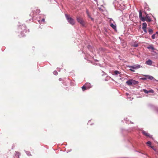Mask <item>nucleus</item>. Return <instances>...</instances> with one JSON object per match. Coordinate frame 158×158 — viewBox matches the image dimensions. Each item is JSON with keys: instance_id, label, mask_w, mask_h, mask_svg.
Wrapping results in <instances>:
<instances>
[{"instance_id": "f257e3e1", "label": "nucleus", "mask_w": 158, "mask_h": 158, "mask_svg": "<svg viewBox=\"0 0 158 158\" xmlns=\"http://www.w3.org/2000/svg\"><path fill=\"white\" fill-rule=\"evenodd\" d=\"M66 17L68 22L71 24L73 25L74 24V21L73 19L70 17V16L67 14L65 15Z\"/></svg>"}, {"instance_id": "f03ea898", "label": "nucleus", "mask_w": 158, "mask_h": 158, "mask_svg": "<svg viewBox=\"0 0 158 158\" xmlns=\"http://www.w3.org/2000/svg\"><path fill=\"white\" fill-rule=\"evenodd\" d=\"M128 67L132 68L134 69H136L140 68V66L139 64H136L134 65L133 66H128Z\"/></svg>"}, {"instance_id": "7ed1b4c3", "label": "nucleus", "mask_w": 158, "mask_h": 158, "mask_svg": "<svg viewBox=\"0 0 158 158\" xmlns=\"http://www.w3.org/2000/svg\"><path fill=\"white\" fill-rule=\"evenodd\" d=\"M80 23L83 27L85 26V23L84 20L82 19H80Z\"/></svg>"}, {"instance_id": "20e7f679", "label": "nucleus", "mask_w": 158, "mask_h": 158, "mask_svg": "<svg viewBox=\"0 0 158 158\" xmlns=\"http://www.w3.org/2000/svg\"><path fill=\"white\" fill-rule=\"evenodd\" d=\"M142 133L143 135H144L147 137H151V136L146 131H142Z\"/></svg>"}, {"instance_id": "39448f33", "label": "nucleus", "mask_w": 158, "mask_h": 158, "mask_svg": "<svg viewBox=\"0 0 158 158\" xmlns=\"http://www.w3.org/2000/svg\"><path fill=\"white\" fill-rule=\"evenodd\" d=\"M152 61L150 60H148L146 62V64L149 65H151L152 64Z\"/></svg>"}, {"instance_id": "423d86ee", "label": "nucleus", "mask_w": 158, "mask_h": 158, "mask_svg": "<svg viewBox=\"0 0 158 158\" xmlns=\"http://www.w3.org/2000/svg\"><path fill=\"white\" fill-rule=\"evenodd\" d=\"M126 83L128 85H132V80H130L127 81Z\"/></svg>"}, {"instance_id": "0eeeda50", "label": "nucleus", "mask_w": 158, "mask_h": 158, "mask_svg": "<svg viewBox=\"0 0 158 158\" xmlns=\"http://www.w3.org/2000/svg\"><path fill=\"white\" fill-rule=\"evenodd\" d=\"M85 86H86V88L87 89H88L91 88V85L90 83H86L85 84Z\"/></svg>"}, {"instance_id": "6e6552de", "label": "nucleus", "mask_w": 158, "mask_h": 158, "mask_svg": "<svg viewBox=\"0 0 158 158\" xmlns=\"http://www.w3.org/2000/svg\"><path fill=\"white\" fill-rule=\"evenodd\" d=\"M146 21L148 22H150L151 21V19L150 18L149 16H148L147 15H146L145 16Z\"/></svg>"}, {"instance_id": "1a4fd4ad", "label": "nucleus", "mask_w": 158, "mask_h": 158, "mask_svg": "<svg viewBox=\"0 0 158 158\" xmlns=\"http://www.w3.org/2000/svg\"><path fill=\"white\" fill-rule=\"evenodd\" d=\"M147 26V24L146 23H144L142 24V29L144 28H146Z\"/></svg>"}, {"instance_id": "9d476101", "label": "nucleus", "mask_w": 158, "mask_h": 158, "mask_svg": "<svg viewBox=\"0 0 158 158\" xmlns=\"http://www.w3.org/2000/svg\"><path fill=\"white\" fill-rule=\"evenodd\" d=\"M147 48L148 49H151L152 50H154L155 48L152 45H150L147 47Z\"/></svg>"}, {"instance_id": "9b49d317", "label": "nucleus", "mask_w": 158, "mask_h": 158, "mask_svg": "<svg viewBox=\"0 0 158 158\" xmlns=\"http://www.w3.org/2000/svg\"><path fill=\"white\" fill-rule=\"evenodd\" d=\"M148 32L150 34H152L153 33V30L152 29H150V28H148Z\"/></svg>"}, {"instance_id": "f8f14e48", "label": "nucleus", "mask_w": 158, "mask_h": 158, "mask_svg": "<svg viewBox=\"0 0 158 158\" xmlns=\"http://www.w3.org/2000/svg\"><path fill=\"white\" fill-rule=\"evenodd\" d=\"M131 46L136 47L138 46V44L136 42H134L133 44H132Z\"/></svg>"}, {"instance_id": "ddd939ff", "label": "nucleus", "mask_w": 158, "mask_h": 158, "mask_svg": "<svg viewBox=\"0 0 158 158\" xmlns=\"http://www.w3.org/2000/svg\"><path fill=\"white\" fill-rule=\"evenodd\" d=\"M147 78L148 79H149L151 80H153V79L154 78V77L152 76L148 75V76H147Z\"/></svg>"}, {"instance_id": "4468645a", "label": "nucleus", "mask_w": 158, "mask_h": 158, "mask_svg": "<svg viewBox=\"0 0 158 158\" xmlns=\"http://www.w3.org/2000/svg\"><path fill=\"white\" fill-rule=\"evenodd\" d=\"M149 147H150L151 148H152L153 150L155 151L156 152V153L157 154L158 152L157 151H156V150L155 148H154L153 146L151 145H149Z\"/></svg>"}, {"instance_id": "2eb2a0df", "label": "nucleus", "mask_w": 158, "mask_h": 158, "mask_svg": "<svg viewBox=\"0 0 158 158\" xmlns=\"http://www.w3.org/2000/svg\"><path fill=\"white\" fill-rule=\"evenodd\" d=\"M86 14L88 15V16L89 18H90L91 19H92L91 18V16L90 15H89V12L88 11V10H86Z\"/></svg>"}, {"instance_id": "dca6fc26", "label": "nucleus", "mask_w": 158, "mask_h": 158, "mask_svg": "<svg viewBox=\"0 0 158 158\" xmlns=\"http://www.w3.org/2000/svg\"><path fill=\"white\" fill-rule=\"evenodd\" d=\"M110 26L112 27L114 29H115L116 28V26L114 25L113 24L111 23L110 24Z\"/></svg>"}, {"instance_id": "f3484780", "label": "nucleus", "mask_w": 158, "mask_h": 158, "mask_svg": "<svg viewBox=\"0 0 158 158\" xmlns=\"http://www.w3.org/2000/svg\"><path fill=\"white\" fill-rule=\"evenodd\" d=\"M138 81H136L134 80H132V84H138Z\"/></svg>"}, {"instance_id": "a211bd4d", "label": "nucleus", "mask_w": 158, "mask_h": 158, "mask_svg": "<svg viewBox=\"0 0 158 158\" xmlns=\"http://www.w3.org/2000/svg\"><path fill=\"white\" fill-rule=\"evenodd\" d=\"M82 89L83 91H84L86 89H87L86 88V86H85V85H84L82 87Z\"/></svg>"}, {"instance_id": "6ab92c4d", "label": "nucleus", "mask_w": 158, "mask_h": 158, "mask_svg": "<svg viewBox=\"0 0 158 158\" xmlns=\"http://www.w3.org/2000/svg\"><path fill=\"white\" fill-rule=\"evenodd\" d=\"M140 19L142 21H143V22H144V21H146V17H142Z\"/></svg>"}, {"instance_id": "aec40b11", "label": "nucleus", "mask_w": 158, "mask_h": 158, "mask_svg": "<svg viewBox=\"0 0 158 158\" xmlns=\"http://www.w3.org/2000/svg\"><path fill=\"white\" fill-rule=\"evenodd\" d=\"M114 75H118V74H119L120 73L117 70H116L114 72Z\"/></svg>"}, {"instance_id": "412c9836", "label": "nucleus", "mask_w": 158, "mask_h": 158, "mask_svg": "<svg viewBox=\"0 0 158 158\" xmlns=\"http://www.w3.org/2000/svg\"><path fill=\"white\" fill-rule=\"evenodd\" d=\"M142 13L141 11H140L139 12V18L140 19L142 17Z\"/></svg>"}, {"instance_id": "4be33fe9", "label": "nucleus", "mask_w": 158, "mask_h": 158, "mask_svg": "<svg viewBox=\"0 0 158 158\" xmlns=\"http://www.w3.org/2000/svg\"><path fill=\"white\" fill-rule=\"evenodd\" d=\"M143 91L146 94H148V93H149V90L148 91V90H147L146 89H143Z\"/></svg>"}, {"instance_id": "5701e85b", "label": "nucleus", "mask_w": 158, "mask_h": 158, "mask_svg": "<svg viewBox=\"0 0 158 158\" xmlns=\"http://www.w3.org/2000/svg\"><path fill=\"white\" fill-rule=\"evenodd\" d=\"M146 144L148 145L149 146V145H151V142L150 141H148L146 143Z\"/></svg>"}, {"instance_id": "b1692460", "label": "nucleus", "mask_w": 158, "mask_h": 158, "mask_svg": "<svg viewBox=\"0 0 158 158\" xmlns=\"http://www.w3.org/2000/svg\"><path fill=\"white\" fill-rule=\"evenodd\" d=\"M155 36H156V34H154L152 36V39H155L156 38Z\"/></svg>"}, {"instance_id": "393cba45", "label": "nucleus", "mask_w": 158, "mask_h": 158, "mask_svg": "<svg viewBox=\"0 0 158 158\" xmlns=\"http://www.w3.org/2000/svg\"><path fill=\"white\" fill-rule=\"evenodd\" d=\"M145 33H147V31L146 30V28H144V29H143Z\"/></svg>"}, {"instance_id": "a878e982", "label": "nucleus", "mask_w": 158, "mask_h": 158, "mask_svg": "<svg viewBox=\"0 0 158 158\" xmlns=\"http://www.w3.org/2000/svg\"><path fill=\"white\" fill-rule=\"evenodd\" d=\"M53 73L55 75H56L57 74H58V73L56 71H54V72H53Z\"/></svg>"}, {"instance_id": "bb28decb", "label": "nucleus", "mask_w": 158, "mask_h": 158, "mask_svg": "<svg viewBox=\"0 0 158 158\" xmlns=\"http://www.w3.org/2000/svg\"><path fill=\"white\" fill-rule=\"evenodd\" d=\"M149 93H153L154 92V91L153 90L151 89L150 90H149Z\"/></svg>"}, {"instance_id": "cd10ccee", "label": "nucleus", "mask_w": 158, "mask_h": 158, "mask_svg": "<svg viewBox=\"0 0 158 158\" xmlns=\"http://www.w3.org/2000/svg\"><path fill=\"white\" fill-rule=\"evenodd\" d=\"M40 10L39 9H37L36 10V13H39V12H40Z\"/></svg>"}, {"instance_id": "c85d7f7f", "label": "nucleus", "mask_w": 158, "mask_h": 158, "mask_svg": "<svg viewBox=\"0 0 158 158\" xmlns=\"http://www.w3.org/2000/svg\"><path fill=\"white\" fill-rule=\"evenodd\" d=\"M133 69L130 68V69H129V70L132 72H135V71L134 70H133Z\"/></svg>"}, {"instance_id": "c756f323", "label": "nucleus", "mask_w": 158, "mask_h": 158, "mask_svg": "<svg viewBox=\"0 0 158 158\" xmlns=\"http://www.w3.org/2000/svg\"><path fill=\"white\" fill-rule=\"evenodd\" d=\"M41 21H43V22H44V21H45V20H44V19H42L41 20Z\"/></svg>"}, {"instance_id": "7c9ffc66", "label": "nucleus", "mask_w": 158, "mask_h": 158, "mask_svg": "<svg viewBox=\"0 0 158 158\" xmlns=\"http://www.w3.org/2000/svg\"><path fill=\"white\" fill-rule=\"evenodd\" d=\"M77 21L79 22V19H78V18H77Z\"/></svg>"}, {"instance_id": "2f4dec72", "label": "nucleus", "mask_w": 158, "mask_h": 158, "mask_svg": "<svg viewBox=\"0 0 158 158\" xmlns=\"http://www.w3.org/2000/svg\"><path fill=\"white\" fill-rule=\"evenodd\" d=\"M155 34H156H156H157L158 35V32H157V31L156 32Z\"/></svg>"}, {"instance_id": "473e14b6", "label": "nucleus", "mask_w": 158, "mask_h": 158, "mask_svg": "<svg viewBox=\"0 0 158 158\" xmlns=\"http://www.w3.org/2000/svg\"><path fill=\"white\" fill-rule=\"evenodd\" d=\"M61 78H59V80L60 81L61 80Z\"/></svg>"}, {"instance_id": "72a5a7b5", "label": "nucleus", "mask_w": 158, "mask_h": 158, "mask_svg": "<svg viewBox=\"0 0 158 158\" xmlns=\"http://www.w3.org/2000/svg\"><path fill=\"white\" fill-rule=\"evenodd\" d=\"M88 46V48H89V47H90V46L89 45Z\"/></svg>"}]
</instances>
